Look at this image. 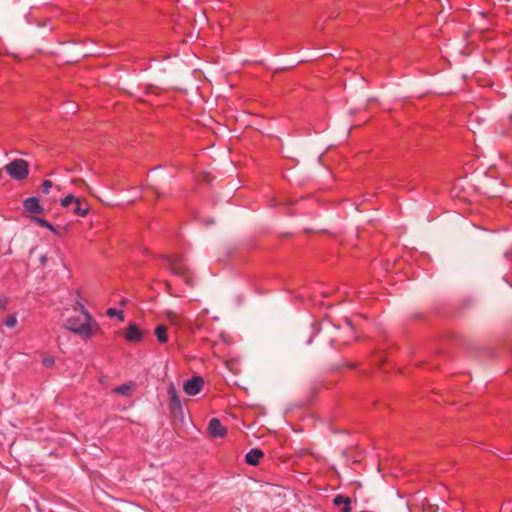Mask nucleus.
I'll return each mask as SVG.
<instances>
[{
    "label": "nucleus",
    "instance_id": "obj_7",
    "mask_svg": "<svg viewBox=\"0 0 512 512\" xmlns=\"http://www.w3.org/2000/svg\"><path fill=\"white\" fill-rule=\"evenodd\" d=\"M124 338L128 342L137 343L142 340L143 333L136 324L130 323L126 329Z\"/></svg>",
    "mask_w": 512,
    "mask_h": 512
},
{
    "label": "nucleus",
    "instance_id": "obj_19",
    "mask_svg": "<svg viewBox=\"0 0 512 512\" xmlns=\"http://www.w3.org/2000/svg\"><path fill=\"white\" fill-rule=\"evenodd\" d=\"M8 305V298L5 296L0 297V310H6Z\"/></svg>",
    "mask_w": 512,
    "mask_h": 512
},
{
    "label": "nucleus",
    "instance_id": "obj_20",
    "mask_svg": "<svg viewBox=\"0 0 512 512\" xmlns=\"http://www.w3.org/2000/svg\"><path fill=\"white\" fill-rule=\"evenodd\" d=\"M53 364H54V359H53V358H51V357H49V358H45V359L43 360V365H44L45 367H51Z\"/></svg>",
    "mask_w": 512,
    "mask_h": 512
},
{
    "label": "nucleus",
    "instance_id": "obj_14",
    "mask_svg": "<svg viewBox=\"0 0 512 512\" xmlns=\"http://www.w3.org/2000/svg\"><path fill=\"white\" fill-rule=\"evenodd\" d=\"M132 390L131 384H123L118 387L113 388L112 392L115 394L130 396Z\"/></svg>",
    "mask_w": 512,
    "mask_h": 512
},
{
    "label": "nucleus",
    "instance_id": "obj_21",
    "mask_svg": "<svg viewBox=\"0 0 512 512\" xmlns=\"http://www.w3.org/2000/svg\"><path fill=\"white\" fill-rule=\"evenodd\" d=\"M52 233H54L55 235H59V232L58 230L52 225V229H49Z\"/></svg>",
    "mask_w": 512,
    "mask_h": 512
},
{
    "label": "nucleus",
    "instance_id": "obj_1",
    "mask_svg": "<svg viewBox=\"0 0 512 512\" xmlns=\"http://www.w3.org/2000/svg\"><path fill=\"white\" fill-rule=\"evenodd\" d=\"M74 310H79L81 316L68 317L64 322L65 329L79 335L84 340L92 338L100 330L98 323L80 302L76 303Z\"/></svg>",
    "mask_w": 512,
    "mask_h": 512
},
{
    "label": "nucleus",
    "instance_id": "obj_17",
    "mask_svg": "<svg viewBox=\"0 0 512 512\" xmlns=\"http://www.w3.org/2000/svg\"><path fill=\"white\" fill-rule=\"evenodd\" d=\"M32 220L33 222H35L36 224H38L39 226L41 227H45L47 229H52V224L49 223L46 219L44 218H41V217H37V216H34L32 217Z\"/></svg>",
    "mask_w": 512,
    "mask_h": 512
},
{
    "label": "nucleus",
    "instance_id": "obj_8",
    "mask_svg": "<svg viewBox=\"0 0 512 512\" xmlns=\"http://www.w3.org/2000/svg\"><path fill=\"white\" fill-rule=\"evenodd\" d=\"M344 332L349 334V336L346 337V336L342 335V333H341L337 337L333 338L332 342H337L339 344H348L351 340L354 339V337H353L354 327H353V324L350 319H346V326L344 328Z\"/></svg>",
    "mask_w": 512,
    "mask_h": 512
},
{
    "label": "nucleus",
    "instance_id": "obj_11",
    "mask_svg": "<svg viewBox=\"0 0 512 512\" xmlns=\"http://www.w3.org/2000/svg\"><path fill=\"white\" fill-rule=\"evenodd\" d=\"M333 503L337 507H341L342 512L351 511V499L344 495H336L333 499Z\"/></svg>",
    "mask_w": 512,
    "mask_h": 512
},
{
    "label": "nucleus",
    "instance_id": "obj_3",
    "mask_svg": "<svg viewBox=\"0 0 512 512\" xmlns=\"http://www.w3.org/2000/svg\"><path fill=\"white\" fill-rule=\"evenodd\" d=\"M5 172L14 180H24L29 175V163L24 159H14L4 167Z\"/></svg>",
    "mask_w": 512,
    "mask_h": 512
},
{
    "label": "nucleus",
    "instance_id": "obj_16",
    "mask_svg": "<svg viewBox=\"0 0 512 512\" xmlns=\"http://www.w3.org/2000/svg\"><path fill=\"white\" fill-rule=\"evenodd\" d=\"M17 318L14 314L12 315H9L7 316L4 321H3V324L8 327V328H14L16 325H17Z\"/></svg>",
    "mask_w": 512,
    "mask_h": 512
},
{
    "label": "nucleus",
    "instance_id": "obj_13",
    "mask_svg": "<svg viewBox=\"0 0 512 512\" xmlns=\"http://www.w3.org/2000/svg\"><path fill=\"white\" fill-rule=\"evenodd\" d=\"M154 334L159 343L164 344L168 341L167 327L163 324L156 326Z\"/></svg>",
    "mask_w": 512,
    "mask_h": 512
},
{
    "label": "nucleus",
    "instance_id": "obj_10",
    "mask_svg": "<svg viewBox=\"0 0 512 512\" xmlns=\"http://www.w3.org/2000/svg\"><path fill=\"white\" fill-rule=\"evenodd\" d=\"M264 457L262 450L254 448L251 449L245 456L246 463L249 465L256 466L260 460Z\"/></svg>",
    "mask_w": 512,
    "mask_h": 512
},
{
    "label": "nucleus",
    "instance_id": "obj_9",
    "mask_svg": "<svg viewBox=\"0 0 512 512\" xmlns=\"http://www.w3.org/2000/svg\"><path fill=\"white\" fill-rule=\"evenodd\" d=\"M24 209L33 214H39L43 212V207L40 205L39 199L36 197L27 198L23 203Z\"/></svg>",
    "mask_w": 512,
    "mask_h": 512
},
{
    "label": "nucleus",
    "instance_id": "obj_4",
    "mask_svg": "<svg viewBox=\"0 0 512 512\" xmlns=\"http://www.w3.org/2000/svg\"><path fill=\"white\" fill-rule=\"evenodd\" d=\"M60 204L62 207H70L72 212L81 217H85L89 212V207L86 203L82 201L81 198L76 197L72 194L67 195L66 197L60 200Z\"/></svg>",
    "mask_w": 512,
    "mask_h": 512
},
{
    "label": "nucleus",
    "instance_id": "obj_15",
    "mask_svg": "<svg viewBox=\"0 0 512 512\" xmlns=\"http://www.w3.org/2000/svg\"><path fill=\"white\" fill-rule=\"evenodd\" d=\"M106 314L107 316L109 317H118V319L122 322L124 321V313L122 310H117L115 308H109L107 311H106Z\"/></svg>",
    "mask_w": 512,
    "mask_h": 512
},
{
    "label": "nucleus",
    "instance_id": "obj_5",
    "mask_svg": "<svg viewBox=\"0 0 512 512\" xmlns=\"http://www.w3.org/2000/svg\"><path fill=\"white\" fill-rule=\"evenodd\" d=\"M204 386V379L201 376H193L183 384L184 392L189 396L198 394Z\"/></svg>",
    "mask_w": 512,
    "mask_h": 512
},
{
    "label": "nucleus",
    "instance_id": "obj_18",
    "mask_svg": "<svg viewBox=\"0 0 512 512\" xmlns=\"http://www.w3.org/2000/svg\"><path fill=\"white\" fill-rule=\"evenodd\" d=\"M52 186H53V183L50 180H44L41 185V190L44 194H49Z\"/></svg>",
    "mask_w": 512,
    "mask_h": 512
},
{
    "label": "nucleus",
    "instance_id": "obj_2",
    "mask_svg": "<svg viewBox=\"0 0 512 512\" xmlns=\"http://www.w3.org/2000/svg\"><path fill=\"white\" fill-rule=\"evenodd\" d=\"M170 271L183 278L184 282L189 285H194V275L186 266L184 259L180 255L166 256Z\"/></svg>",
    "mask_w": 512,
    "mask_h": 512
},
{
    "label": "nucleus",
    "instance_id": "obj_6",
    "mask_svg": "<svg viewBox=\"0 0 512 512\" xmlns=\"http://www.w3.org/2000/svg\"><path fill=\"white\" fill-rule=\"evenodd\" d=\"M209 434L214 438H223L227 434V429L222 425L218 418H212L208 425Z\"/></svg>",
    "mask_w": 512,
    "mask_h": 512
},
{
    "label": "nucleus",
    "instance_id": "obj_12",
    "mask_svg": "<svg viewBox=\"0 0 512 512\" xmlns=\"http://www.w3.org/2000/svg\"><path fill=\"white\" fill-rule=\"evenodd\" d=\"M168 396L170 399V405L172 409H181V401L178 393L173 385L168 388Z\"/></svg>",
    "mask_w": 512,
    "mask_h": 512
}]
</instances>
